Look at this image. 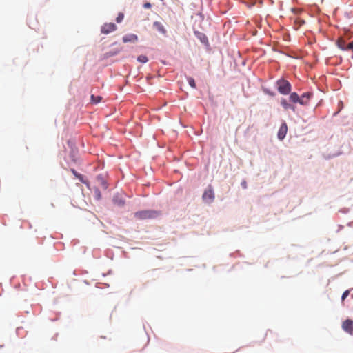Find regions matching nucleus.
Listing matches in <instances>:
<instances>
[{"instance_id": "1", "label": "nucleus", "mask_w": 353, "mask_h": 353, "mask_svg": "<svg viewBox=\"0 0 353 353\" xmlns=\"http://www.w3.org/2000/svg\"><path fill=\"white\" fill-rule=\"evenodd\" d=\"M160 215V212L153 210H145L137 212L134 217L139 220L155 219Z\"/></svg>"}, {"instance_id": "2", "label": "nucleus", "mask_w": 353, "mask_h": 353, "mask_svg": "<svg viewBox=\"0 0 353 353\" xmlns=\"http://www.w3.org/2000/svg\"><path fill=\"white\" fill-rule=\"evenodd\" d=\"M278 91L282 94H288L291 91V84L285 79H279L276 81Z\"/></svg>"}, {"instance_id": "3", "label": "nucleus", "mask_w": 353, "mask_h": 353, "mask_svg": "<svg viewBox=\"0 0 353 353\" xmlns=\"http://www.w3.org/2000/svg\"><path fill=\"white\" fill-rule=\"evenodd\" d=\"M341 327L345 332L353 336V321L352 319H348L343 321Z\"/></svg>"}, {"instance_id": "4", "label": "nucleus", "mask_w": 353, "mask_h": 353, "mask_svg": "<svg viewBox=\"0 0 353 353\" xmlns=\"http://www.w3.org/2000/svg\"><path fill=\"white\" fill-rule=\"evenodd\" d=\"M214 193L212 188L210 186L207 190H205L203 194V199L205 202L210 203L214 201Z\"/></svg>"}, {"instance_id": "5", "label": "nucleus", "mask_w": 353, "mask_h": 353, "mask_svg": "<svg viewBox=\"0 0 353 353\" xmlns=\"http://www.w3.org/2000/svg\"><path fill=\"white\" fill-rule=\"evenodd\" d=\"M117 26L113 23H107L101 26V32L102 34H108L117 30Z\"/></svg>"}, {"instance_id": "6", "label": "nucleus", "mask_w": 353, "mask_h": 353, "mask_svg": "<svg viewBox=\"0 0 353 353\" xmlns=\"http://www.w3.org/2000/svg\"><path fill=\"white\" fill-rule=\"evenodd\" d=\"M287 132H288V125L287 124L284 122L281 124V125L280 126V128L279 130V132H278V138L280 139V140H283L286 134H287Z\"/></svg>"}, {"instance_id": "7", "label": "nucleus", "mask_w": 353, "mask_h": 353, "mask_svg": "<svg viewBox=\"0 0 353 353\" xmlns=\"http://www.w3.org/2000/svg\"><path fill=\"white\" fill-rule=\"evenodd\" d=\"M312 94L310 92L303 93L300 97V104L303 105H307Z\"/></svg>"}, {"instance_id": "8", "label": "nucleus", "mask_w": 353, "mask_h": 353, "mask_svg": "<svg viewBox=\"0 0 353 353\" xmlns=\"http://www.w3.org/2000/svg\"><path fill=\"white\" fill-rule=\"evenodd\" d=\"M138 41V37L134 34H130L123 37V41L124 43H136Z\"/></svg>"}, {"instance_id": "9", "label": "nucleus", "mask_w": 353, "mask_h": 353, "mask_svg": "<svg viewBox=\"0 0 353 353\" xmlns=\"http://www.w3.org/2000/svg\"><path fill=\"white\" fill-rule=\"evenodd\" d=\"M154 28L159 31V32L165 34L166 33V30L165 29L163 25L159 21H155L153 23Z\"/></svg>"}, {"instance_id": "10", "label": "nucleus", "mask_w": 353, "mask_h": 353, "mask_svg": "<svg viewBox=\"0 0 353 353\" xmlns=\"http://www.w3.org/2000/svg\"><path fill=\"white\" fill-rule=\"evenodd\" d=\"M339 46L342 50H351L353 52V41L347 44L343 41L341 43L339 44Z\"/></svg>"}, {"instance_id": "11", "label": "nucleus", "mask_w": 353, "mask_h": 353, "mask_svg": "<svg viewBox=\"0 0 353 353\" xmlns=\"http://www.w3.org/2000/svg\"><path fill=\"white\" fill-rule=\"evenodd\" d=\"M290 100L293 103H300V97L296 92H292L290 94Z\"/></svg>"}, {"instance_id": "12", "label": "nucleus", "mask_w": 353, "mask_h": 353, "mask_svg": "<svg viewBox=\"0 0 353 353\" xmlns=\"http://www.w3.org/2000/svg\"><path fill=\"white\" fill-rule=\"evenodd\" d=\"M281 105L283 107L285 110L292 109L294 110V107L287 102L285 99H283L281 101Z\"/></svg>"}, {"instance_id": "13", "label": "nucleus", "mask_w": 353, "mask_h": 353, "mask_svg": "<svg viewBox=\"0 0 353 353\" xmlns=\"http://www.w3.org/2000/svg\"><path fill=\"white\" fill-rule=\"evenodd\" d=\"M101 99L102 98L100 96H94V95L91 96V101L94 103H99L101 101Z\"/></svg>"}, {"instance_id": "14", "label": "nucleus", "mask_w": 353, "mask_h": 353, "mask_svg": "<svg viewBox=\"0 0 353 353\" xmlns=\"http://www.w3.org/2000/svg\"><path fill=\"white\" fill-rule=\"evenodd\" d=\"M137 60H138V61L143 63H145L148 62V57L145 55L139 56L137 58Z\"/></svg>"}, {"instance_id": "15", "label": "nucleus", "mask_w": 353, "mask_h": 353, "mask_svg": "<svg viewBox=\"0 0 353 353\" xmlns=\"http://www.w3.org/2000/svg\"><path fill=\"white\" fill-rule=\"evenodd\" d=\"M188 83L189 85L192 88H196V83L194 80L193 78L192 77H189L188 79Z\"/></svg>"}, {"instance_id": "16", "label": "nucleus", "mask_w": 353, "mask_h": 353, "mask_svg": "<svg viewBox=\"0 0 353 353\" xmlns=\"http://www.w3.org/2000/svg\"><path fill=\"white\" fill-rule=\"evenodd\" d=\"M124 18V14L122 12L119 13L117 17L116 18V21L117 23H121Z\"/></svg>"}, {"instance_id": "17", "label": "nucleus", "mask_w": 353, "mask_h": 353, "mask_svg": "<svg viewBox=\"0 0 353 353\" xmlns=\"http://www.w3.org/2000/svg\"><path fill=\"white\" fill-rule=\"evenodd\" d=\"M349 294H350V291L349 290H345L343 293L342 296H341L342 301H343L345 299V298L348 296Z\"/></svg>"}, {"instance_id": "18", "label": "nucleus", "mask_w": 353, "mask_h": 353, "mask_svg": "<svg viewBox=\"0 0 353 353\" xmlns=\"http://www.w3.org/2000/svg\"><path fill=\"white\" fill-rule=\"evenodd\" d=\"M72 172L81 181H83V176L81 174H78L74 170H72Z\"/></svg>"}, {"instance_id": "19", "label": "nucleus", "mask_w": 353, "mask_h": 353, "mask_svg": "<svg viewBox=\"0 0 353 353\" xmlns=\"http://www.w3.org/2000/svg\"><path fill=\"white\" fill-rule=\"evenodd\" d=\"M95 194H96V197L97 199H101V192H100L99 190L97 188L95 190Z\"/></svg>"}, {"instance_id": "20", "label": "nucleus", "mask_w": 353, "mask_h": 353, "mask_svg": "<svg viewBox=\"0 0 353 353\" xmlns=\"http://www.w3.org/2000/svg\"><path fill=\"white\" fill-rule=\"evenodd\" d=\"M151 6H152V5H151V3H149V2H147V3H144V4H143V7H144L145 8H151Z\"/></svg>"}, {"instance_id": "21", "label": "nucleus", "mask_w": 353, "mask_h": 353, "mask_svg": "<svg viewBox=\"0 0 353 353\" xmlns=\"http://www.w3.org/2000/svg\"><path fill=\"white\" fill-rule=\"evenodd\" d=\"M297 21L299 22V26H301L302 24H303L305 23L304 21L301 20V19L298 20Z\"/></svg>"}]
</instances>
